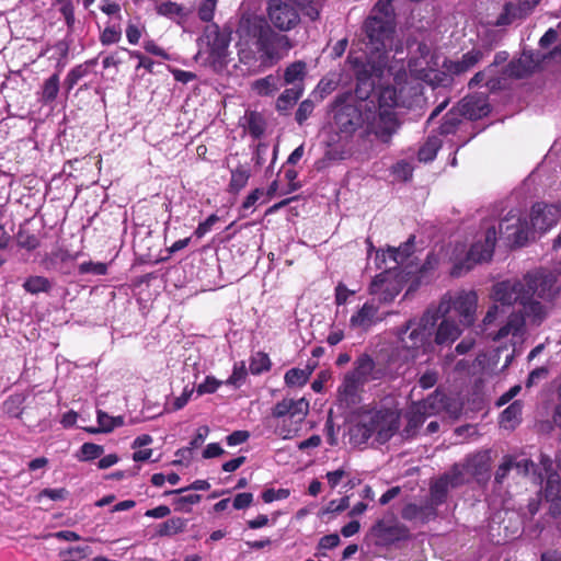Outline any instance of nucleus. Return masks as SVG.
Here are the masks:
<instances>
[{"label": "nucleus", "mask_w": 561, "mask_h": 561, "mask_svg": "<svg viewBox=\"0 0 561 561\" xmlns=\"http://www.w3.org/2000/svg\"><path fill=\"white\" fill-rule=\"evenodd\" d=\"M439 314L427 309L416 322L408 320L399 330L398 337L407 350H419L430 344Z\"/></svg>", "instance_id": "f03ea898"}, {"label": "nucleus", "mask_w": 561, "mask_h": 561, "mask_svg": "<svg viewBox=\"0 0 561 561\" xmlns=\"http://www.w3.org/2000/svg\"><path fill=\"white\" fill-rule=\"evenodd\" d=\"M202 496L199 494H188L179 496L173 501L175 511L190 512L191 505L197 504L201 501Z\"/></svg>", "instance_id": "052dcab7"}, {"label": "nucleus", "mask_w": 561, "mask_h": 561, "mask_svg": "<svg viewBox=\"0 0 561 561\" xmlns=\"http://www.w3.org/2000/svg\"><path fill=\"white\" fill-rule=\"evenodd\" d=\"M559 211L558 205L535 203L530 213L531 226L540 232H547L557 224Z\"/></svg>", "instance_id": "4468645a"}, {"label": "nucleus", "mask_w": 561, "mask_h": 561, "mask_svg": "<svg viewBox=\"0 0 561 561\" xmlns=\"http://www.w3.org/2000/svg\"><path fill=\"white\" fill-rule=\"evenodd\" d=\"M270 368V358L264 353H256L252 356L250 363V371L253 375H260Z\"/></svg>", "instance_id": "3c124183"}, {"label": "nucleus", "mask_w": 561, "mask_h": 561, "mask_svg": "<svg viewBox=\"0 0 561 561\" xmlns=\"http://www.w3.org/2000/svg\"><path fill=\"white\" fill-rule=\"evenodd\" d=\"M348 374L363 385L385 376L383 369L377 368L373 357L368 354L359 355L354 362V368Z\"/></svg>", "instance_id": "2eb2a0df"}, {"label": "nucleus", "mask_w": 561, "mask_h": 561, "mask_svg": "<svg viewBox=\"0 0 561 561\" xmlns=\"http://www.w3.org/2000/svg\"><path fill=\"white\" fill-rule=\"evenodd\" d=\"M456 107L462 117H467L471 121L480 119L490 112L485 100L478 96L463 98Z\"/></svg>", "instance_id": "aec40b11"}, {"label": "nucleus", "mask_w": 561, "mask_h": 561, "mask_svg": "<svg viewBox=\"0 0 561 561\" xmlns=\"http://www.w3.org/2000/svg\"><path fill=\"white\" fill-rule=\"evenodd\" d=\"M377 312L378 307L367 301L357 312L351 317L350 324L353 328L367 329L374 323V319L377 316Z\"/></svg>", "instance_id": "a878e982"}, {"label": "nucleus", "mask_w": 561, "mask_h": 561, "mask_svg": "<svg viewBox=\"0 0 561 561\" xmlns=\"http://www.w3.org/2000/svg\"><path fill=\"white\" fill-rule=\"evenodd\" d=\"M523 282L525 287L524 298L527 299V304L533 311L542 308L540 302L533 300L535 296L543 300H551L556 296L554 286L557 279L551 273H527Z\"/></svg>", "instance_id": "39448f33"}, {"label": "nucleus", "mask_w": 561, "mask_h": 561, "mask_svg": "<svg viewBox=\"0 0 561 561\" xmlns=\"http://www.w3.org/2000/svg\"><path fill=\"white\" fill-rule=\"evenodd\" d=\"M463 471H466L463 469V465L460 466L458 463H455L448 473L443 474V478H446V481L449 484V486L455 489L465 484L466 480Z\"/></svg>", "instance_id": "8fccbe9b"}, {"label": "nucleus", "mask_w": 561, "mask_h": 561, "mask_svg": "<svg viewBox=\"0 0 561 561\" xmlns=\"http://www.w3.org/2000/svg\"><path fill=\"white\" fill-rule=\"evenodd\" d=\"M442 147V140L437 136L427 137L426 141L420 147L417 151V159L421 162L433 161L438 150Z\"/></svg>", "instance_id": "72a5a7b5"}, {"label": "nucleus", "mask_w": 561, "mask_h": 561, "mask_svg": "<svg viewBox=\"0 0 561 561\" xmlns=\"http://www.w3.org/2000/svg\"><path fill=\"white\" fill-rule=\"evenodd\" d=\"M59 91V76L54 73L43 84L42 100L51 102L57 98Z\"/></svg>", "instance_id": "a18cd8bd"}, {"label": "nucleus", "mask_w": 561, "mask_h": 561, "mask_svg": "<svg viewBox=\"0 0 561 561\" xmlns=\"http://www.w3.org/2000/svg\"><path fill=\"white\" fill-rule=\"evenodd\" d=\"M250 178V171L245 167H238L231 171V179L228 185L230 193H239L245 187Z\"/></svg>", "instance_id": "58836bf2"}, {"label": "nucleus", "mask_w": 561, "mask_h": 561, "mask_svg": "<svg viewBox=\"0 0 561 561\" xmlns=\"http://www.w3.org/2000/svg\"><path fill=\"white\" fill-rule=\"evenodd\" d=\"M373 14L380 19H391L393 21V8L390 0H378L373 9Z\"/></svg>", "instance_id": "e2e57ef3"}, {"label": "nucleus", "mask_w": 561, "mask_h": 561, "mask_svg": "<svg viewBox=\"0 0 561 561\" xmlns=\"http://www.w3.org/2000/svg\"><path fill=\"white\" fill-rule=\"evenodd\" d=\"M240 123L247 133L256 139L264 134L266 127V122L263 115L255 111H247Z\"/></svg>", "instance_id": "393cba45"}, {"label": "nucleus", "mask_w": 561, "mask_h": 561, "mask_svg": "<svg viewBox=\"0 0 561 561\" xmlns=\"http://www.w3.org/2000/svg\"><path fill=\"white\" fill-rule=\"evenodd\" d=\"M279 85L280 77L278 76V71H276V75H270L254 81L252 88L260 95H271L278 90Z\"/></svg>", "instance_id": "473e14b6"}, {"label": "nucleus", "mask_w": 561, "mask_h": 561, "mask_svg": "<svg viewBox=\"0 0 561 561\" xmlns=\"http://www.w3.org/2000/svg\"><path fill=\"white\" fill-rule=\"evenodd\" d=\"M336 87L337 83L333 79L322 78L317 84L316 89L312 91L311 96L316 101H323L336 89Z\"/></svg>", "instance_id": "c03bdc74"}, {"label": "nucleus", "mask_w": 561, "mask_h": 561, "mask_svg": "<svg viewBox=\"0 0 561 561\" xmlns=\"http://www.w3.org/2000/svg\"><path fill=\"white\" fill-rule=\"evenodd\" d=\"M313 367L307 366L304 369L291 368L285 374V382L289 387H302L309 380Z\"/></svg>", "instance_id": "f704fd0d"}, {"label": "nucleus", "mask_w": 561, "mask_h": 561, "mask_svg": "<svg viewBox=\"0 0 561 561\" xmlns=\"http://www.w3.org/2000/svg\"><path fill=\"white\" fill-rule=\"evenodd\" d=\"M157 12L160 15L176 19L185 15L184 8L174 2H162L157 5Z\"/></svg>", "instance_id": "09e8293b"}, {"label": "nucleus", "mask_w": 561, "mask_h": 561, "mask_svg": "<svg viewBox=\"0 0 561 561\" xmlns=\"http://www.w3.org/2000/svg\"><path fill=\"white\" fill-rule=\"evenodd\" d=\"M364 385L352 377L348 373L344 376L342 383L337 389L339 400L347 408L360 402V391Z\"/></svg>", "instance_id": "6ab92c4d"}, {"label": "nucleus", "mask_w": 561, "mask_h": 561, "mask_svg": "<svg viewBox=\"0 0 561 561\" xmlns=\"http://www.w3.org/2000/svg\"><path fill=\"white\" fill-rule=\"evenodd\" d=\"M373 436L371 428L368 427L364 416L360 415L358 422L351 428V438L357 444H365Z\"/></svg>", "instance_id": "a19ab883"}, {"label": "nucleus", "mask_w": 561, "mask_h": 561, "mask_svg": "<svg viewBox=\"0 0 561 561\" xmlns=\"http://www.w3.org/2000/svg\"><path fill=\"white\" fill-rule=\"evenodd\" d=\"M389 56L375 55L367 51L365 58H355L352 61L356 81H374V77L381 78L388 66Z\"/></svg>", "instance_id": "f8f14e48"}, {"label": "nucleus", "mask_w": 561, "mask_h": 561, "mask_svg": "<svg viewBox=\"0 0 561 561\" xmlns=\"http://www.w3.org/2000/svg\"><path fill=\"white\" fill-rule=\"evenodd\" d=\"M523 414V403L519 400L511 403L502 413H501V424L505 427L514 428L522 421Z\"/></svg>", "instance_id": "2f4dec72"}, {"label": "nucleus", "mask_w": 561, "mask_h": 561, "mask_svg": "<svg viewBox=\"0 0 561 561\" xmlns=\"http://www.w3.org/2000/svg\"><path fill=\"white\" fill-rule=\"evenodd\" d=\"M546 484L543 488L545 497L551 502V514L556 516L561 513V479L559 473H551L546 477Z\"/></svg>", "instance_id": "412c9836"}, {"label": "nucleus", "mask_w": 561, "mask_h": 561, "mask_svg": "<svg viewBox=\"0 0 561 561\" xmlns=\"http://www.w3.org/2000/svg\"><path fill=\"white\" fill-rule=\"evenodd\" d=\"M379 444H386L399 430V415L390 409L362 414Z\"/></svg>", "instance_id": "0eeeda50"}, {"label": "nucleus", "mask_w": 561, "mask_h": 561, "mask_svg": "<svg viewBox=\"0 0 561 561\" xmlns=\"http://www.w3.org/2000/svg\"><path fill=\"white\" fill-rule=\"evenodd\" d=\"M334 123L341 134L352 135L364 123V116L360 106L347 104L341 98L334 101Z\"/></svg>", "instance_id": "1a4fd4ad"}, {"label": "nucleus", "mask_w": 561, "mask_h": 561, "mask_svg": "<svg viewBox=\"0 0 561 561\" xmlns=\"http://www.w3.org/2000/svg\"><path fill=\"white\" fill-rule=\"evenodd\" d=\"M391 173L401 181H409L413 175V167L407 160H400L392 165Z\"/></svg>", "instance_id": "864d4df0"}, {"label": "nucleus", "mask_w": 561, "mask_h": 561, "mask_svg": "<svg viewBox=\"0 0 561 561\" xmlns=\"http://www.w3.org/2000/svg\"><path fill=\"white\" fill-rule=\"evenodd\" d=\"M375 90L374 81H356L355 95L359 101H367Z\"/></svg>", "instance_id": "69168bd1"}, {"label": "nucleus", "mask_w": 561, "mask_h": 561, "mask_svg": "<svg viewBox=\"0 0 561 561\" xmlns=\"http://www.w3.org/2000/svg\"><path fill=\"white\" fill-rule=\"evenodd\" d=\"M446 397L438 391L430 394L426 399L416 402L421 410L430 417L445 409Z\"/></svg>", "instance_id": "cd10ccee"}, {"label": "nucleus", "mask_w": 561, "mask_h": 561, "mask_svg": "<svg viewBox=\"0 0 561 561\" xmlns=\"http://www.w3.org/2000/svg\"><path fill=\"white\" fill-rule=\"evenodd\" d=\"M514 466V457L513 456H504L502 463L499 466L495 476L494 481L497 484H502L506 477L508 476V472L513 469Z\"/></svg>", "instance_id": "bf43d9fd"}, {"label": "nucleus", "mask_w": 561, "mask_h": 561, "mask_svg": "<svg viewBox=\"0 0 561 561\" xmlns=\"http://www.w3.org/2000/svg\"><path fill=\"white\" fill-rule=\"evenodd\" d=\"M462 123V115L457 107L450 108L443 117V122L438 127V134L443 136L453 135L457 131Z\"/></svg>", "instance_id": "c85d7f7f"}, {"label": "nucleus", "mask_w": 561, "mask_h": 561, "mask_svg": "<svg viewBox=\"0 0 561 561\" xmlns=\"http://www.w3.org/2000/svg\"><path fill=\"white\" fill-rule=\"evenodd\" d=\"M554 382L558 402L553 409L552 421L556 424V426L561 428V376L557 378Z\"/></svg>", "instance_id": "774afa93"}, {"label": "nucleus", "mask_w": 561, "mask_h": 561, "mask_svg": "<svg viewBox=\"0 0 561 561\" xmlns=\"http://www.w3.org/2000/svg\"><path fill=\"white\" fill-rule=\"evenodd\" d=\"M313 110H314V103L312 100L307 99V100L302 101L299 104V106L296 111V114H295L296 122L299 125H302L309 118V116L312 114Z\"/></svg>", "instance_id": "680f3d73"}, {"label": "nucleus", "mask_w": 561, "mask_h": 561, "mask_svg": "<svg viewBox=\"0 0 561 561\" xmlns=\"http://www.w3.org/2000/svg\"><path fill=\"white\" fill-rule=\"evenodd\" d=\"M103 453V446L94 443H84L80 447V454L78 455V458L81 461H89L101 457Z\"/></svg>", "instance_id": "de8ad7c7"}, {"label": "nucleus", "mask_w": 561, "mask_h": 561, "mask_svg": "<svg viewBox=\"0 0 561 561\" xmlns=\"http://www.w3.org/2000/svg\"><path fill=\"white\" fill-rule=\"evenodd\" d=\"M307 73V65L302 60L288 65L283 73V81L286 84H302Z\"/></svg>", "instance_id": "c756f323"}, {"label": "nucleus", "mask_w": 561, "mask_h": 561, "mask_svg": "<svg viewBox=\"0 0 561 561\" xmlns=\"http://www.w3.org/2000/svg\"><path fill=\"white\" fill-rule=\"evenodd\" d=\"M497 231L494 226L490 227L485 231L484 241L474 242L463 261L456 263L451 268V275L454 277H460L473 268V266L481 262H486L492 259L495 243H496Z\"/></svg>", "instance_id": "20e7f679"}, {"label": "nucleus", "mask_w": 561, "mask_h": 561, "mask_svg": "<svg viewBox=\"0 0 561 561\" xmlns=\"http://www.w3.org/2000/svg\"><path fill=\"white\" fill-rule=\"evenodd\" d=\"M538 66L531 54L523 53L517 59L511 60L505 67L504 75L510 78L523 79L530 76Z\"/></svg>", "instance_id": "a211bd4d"}, {"label": "nucleus", "mask_w": 561, "mask_h": 561, "mask_svg": "<svg viewBox=\"0 0 561 561\" xmlns=\"http://www.w3.org/2000/svg\"><path fill=\"white\" fill-rule=\"evenodd\" d=\"M415 236L411 234L405 242L398 248H389L388 254L396 263H403L414 251Z\"/></svg>", "instance_id": "e433bc0d"}, {"label": "nucleus", "mask_w": 561, "mask_h": 561, "mask_svg": "<svg viewBox=\"0 0 561 561\" xmlns=\"http://www.w3.org/2000/svg\"><path fill=\"white\" fill-rule=\"evenodd\" d=\"M525 296L524 282L522 280H504L494 285L493 298L495 301L501 302L504 306H513L519 304L523 307H527V299Z\"/></svg>", "instance_id": "ddd939ff"}, {"label": "nucleus", "mask_w": 561, "mask_h": 561, "mask_svg": "<svg viewBox=\"0 0 561 561\" xmlns=\"http://www.w3.org/2000/svg\"><path fill=\"white\" fill-rule=\"evenodd\" d=\"M378 110L391 108L397 105V93L393 88L387 87L380 90L377 96Z\"/></svg>", "instance_id": "49530a36"}, {"label": "nucleus", "mask_w": 561, "mask_h": 561, "mask_svg": "<svg viewBox=\"0 0 561 561\" xmlns=\"http://www.w3.org/2000/svg\"><path fill=\"white\" fill-rule=\"evenodd\" d=\"M363 28L367 38V50L375 55L389 56L396 32L394 21L371 14L365 20Z\"/></svg>", "instance_id": "7ed1b4c3"}, {"label": "nucleus", "mask_w": 561, "mask_h": 561, "mask_svg": "<svg viewBox=\"0 0 561 561\" xmlns=\"http://www.w3.org/2000/svg\"><path fill=\"white\" fill-rule=\"evenodd\" d=\"M367 133L374 134L380 141L389 144L392 136L400 127L397 114L391 108L378 110L374 113L369 121V115H366Z\"/></svg>", "instance_id": "6e6552de"}, {"label": "nucleus", "mask_w": 561, "mask_h": 561, "mask_svg": "<svg viewBox=\"0 0 561 561\" xmlns=\"http://www.w3.org/2000/svg\"><path fill=\"white\" fill-rule=\"evenodd\" d=\"M549 376V368L547 366H540L533 369L525 381L527 389L537 386L541 380L547 379Z\"/></svg>", "instance_id": "13d9d810"}, {"label": "nucleus", "mask_w": 561, "mask_h": 561, "mask_svg": "<svg viewBox=\"0 0 561 561\" xmlns=\"http://www.w3.org/2000/svg\"><path fill=\"white\" fill-rule=\"evenodd\" d=\"M23 287L31 294L46 293L50 289V282L43 276H31L24 282Z\"/></svg>", "instance_id": "37998d69"}, {"label": "nucleus", "mask_w": 561, "mask_h": 561, "mask_svg": "<svg viewBox=\"0 0 561 561\" xmlns=\"http://www.w3.org/2000/svg\"><path fill=\"white\" fill-rule=\"evenodd\" d=\"M499 231L510 245L523 247L528 241L529 225L511 210L499 224Z\"/></svg>", "instance_id": "9b49d317"}, {"label": "nucleus", "mask_w": 561, "mask_h": 561, "mask_svg": "<svg viewBox=\"0 0 561 561\" xmlns=\"http://www.w3.org/2000/svg\"><path fill=\"white\" fill-rule=\"evenodd\" d=\"M237 32L245 43H251L256 47L264 64H272L278 59L279 38L265 19L256 15H243Z\"/></svg>", "instance_id": "f257e3e1"}, {"label": "nucleus", "mask_w": 561, "mask_h": 561, "mask_svg": "<svg viewBox=\"0 0 561 561\" xmlns=\"http://www.w3.org/2000/svg\"><path fill=\"white\" fill-rule=\"evenodd\" d=\"M522 13L517 10L515 3L506 2L503 7L502 12L496 18L494 25L495 26H507L511 25L516 20H523Z\"/></svg>", "instance_id": "ea45409f"}, {"label": "nucleus", "mask_w": 561, "mask_h": 561, "mask_svg": "<svg viewBox=\"0 0 561 561\" xmlns=\"http://www.w3.org/2000/svg\"><path fill=\"white\" fill-rule=\"evenodd\" d=\"M478 296L474 291H460L455 297L445 295L437 308V314L445 316L453 308L460 318L463 325L470 327L474 322Z\"/></svg>", "instance_id": "423d86ee"}, {"label": "nucleus", "mask_w": 561, "mask_h": 561, "mask_svg": "<svg viewBox=\"0 0 561 561\" xmlns=\"http://www.w3.org/2000/svg\"><path fill=\"white\" fill-rule=\"evenodd\" d=\"M449 488L446 478H443V476L433 482L430 488L433 503L436 505L443 504L447 499Z\"/></svg>", "instance_id": "79ce46f5"}, {"label": "nucleus", "mask_w": 561, "mask_h": 561, "mask_svg": "<svg viewBox=\"0 0 561 561\" xmlns=\"http://www.w3.org/2000/svg\"><path fill=\"white\" fill-rule=\"evenodd\" d=\"M375 536L380 538L386 543H394L398 541L408 540L410 538L409 528L400 523H388L383 519L378 520L373 527Z\"/></svg>", "instance_id": "dca6fc26"}, {"label": "nucleus", "mask_w": 561, "mask_h": 561, "mask_svg": "<svg viewBox=\"0 0 561 561\" xmlns=\"http://www.w3.org/2000/svg\"><path fill=\"white\" fill-rule=\"evenodd\" d=\"M208 30L207 38L208 44L211 46V53L217 57H221L228 47V39L225 35L220 34L217 25H211Z\"/></svg>", "instance_id": "c9c22d12"}, {"label": "nucleus", "mask_w": 561, "mask_h": 561, "mask_svg": "<svg viewBox=\"0 0 561 561\" xmlns=\"http://www.w3.org/2000/svg\"><path fill=\"white\" fill-rule=\"evenodd\" d=\"M466 472L479 479L490 471V456L488 453H478L467 458L463 465Z\"/></svg>", "instance_id": "b1692460"}, {"label": "nucleus", "mask_w": 561, "mask_h": 561, "mask_svg": "<svg viewBox=\"0 0 561 561\" xmlns=\"http://www.w3.org/2000/svg\"><path fill=\"white\" fill-rule=\"evenodd\" d=\"M461 334V330L454 322L447 319H444L435 333V343L438 345L449 344L455 342Z\"/></svg>", "instance_id": "bb28decb"}, {"label": "nucleus", "mask_w": 561, "mask_h": 561, "mask_svg": "<svg viewBox=\"0 0 561 561\" xmlns=\"http://www.w3.org/2000/svg\"><path fill=\"white\" fill-rule=\"evenodd\" d=\"M23 397L20 394L9 397L3 404L7 414L13 417H20L22 414L21 405L23 403Z\"/></svg>", "instance_id": "6e6d98bb"}, {"label": "nucleus", "mask_w": 561, "mask_h": 561, "mask_svg": "<svg viewBox=\"0 0 561 561\" xmlns=\"http://www.w3.org/2000/svg\"><path fill=\"white\" fill-rule=\"evenodd\" d=\"M427 417L428 416L421 410V408L416 403H413L405 414L407 425L403 428L404 437H415Z\"/></svg>", "instance_id": "5701e85b"}, {"label": "nucleus", "mask_w": 561, "mask_h": 561, "mask_svg": "<svg viewBox=\"0 0 561 561\" xmlns=\"http://www.w3.org/2000/svg\"><path fill=\"white\" fill-rule=\"evenodd\" d=\"M309 411V402L301 398L299 400L283 399V439L290 438L305 421Z\"/></svg>", "instance_id": "9d476101"}, {"label": "nucleus", "mask_w": 561, "mask_h": 561, "mask_svg": "<svg viewBox=\"0 0 561 561\" xmlns=\"http://www.w3.org/2000/svg\"><path fill=\"white\" fill-rule=\"evenodd\" d=\"M369 293L371 295H379V300L383 304L393 301L399 295L400 288L394 280H389L387 275L380 273L375 276L369 286Z\"/></svg>", "instance_id": "f3484780"}, {"label": "nucleus", "mask_w": 561, "mask_h": 561, "mask_svg": "<svg viewBox=\"0 0 561 561\" xmlns=\"http://www.w3.org/2000/svg\"><path fill=\"white\" fill-rule=\"evenodd\" d=\"M89 73L88 65H78L75 68H72L65 80V83L68 88V90H71L80 79L85 77Z\"/></svg>", "instance_id": "4d7b16f0"}, {"label": "nucleus", "mask_w": 561, "mask_h": 561, "mask_svg": "<svg viewBox=\"0 0 561 561\" xmlns=\"http://www.w3.org/2000/svg\"><path fill=\"white\" fill-rule=\"evenodd\" d=\"M300 22V10L293 1L283 0V31L295 27Z\"/></svg>", "instance_id": "4c0bfd02"}, {"label": "nucleus", "mask_w": 561, "mask_h": 561, "mask_svg": "<svg viewBox=\"0 0 561 561\" xmlns=\"http://www.w3.org/2000/svg\"><path fill=\"white\" fill-rule=\"evenodd\" d=\"M57 3L60 5L59 12L64 16L65 23H66L68 30L72 31L75 27V23H76L75 7H73L72 1L64 0V1H59Z\"/></svg>", "instance_id": "5fc2aeb1"}, {"label": "nucleus", "mask_w": 561, "mask_h": 561, "mask_svg": "<svg viewBox=\"0 0 561 561\" xmlns=\"http://www.w3.org/2000/svg\"><path fill=\"white\" fill-rule=\"evenodd\" d=\"M79 271L82 274L104 275L107 272V265L101 262H83L80 264Z\"/></svg>", "instance_id": "0e129e2a"}, {"label": "nucleus", "mask_w": 561, "mask_h": 561, "mask_svg": "<svg viewBox=\"0 0 561 561\" xmlns=\"http://www.w3.org/2000/svg\"><path fill=\"white\" fill-rule=\"evenodd\" d=\"M217 0H204L198 8V16L204 22H209L214 18Z\"/></svg>", "instance_id": "338daca9"}, {"label": "nucleus", "mask_w": 561, "mask_h": 561, "mask_svg": "<svg viewBox=\"0 0 561 561\" xmlns=\"http://www.w3.org/2000/svg\"><path fill=\"white\" fill-rule=\"evenodd\" d=\"M482 58L483 53L480 49H471L463 54L460 60H450L445 62L444 67L448 73L458 76L473 68Z\"/></svg>", "instance_id": "4be33fe9"}, {"label": "nucleus", "mask_w": 561, "mask_h": 561, "mask_svg": "<svg viewBox=\"0 0 561 561\" xmlns=\"http://www.w3.org/2000/svg\"><path fill=\"white\" fill-rule=\"evenodd\" d=\"M247 377V368L244 362L236 363L233 366L232 374L226 380L227 385L239 388L245 380Z\"/></svg>", "instance_id": "603ef678"}, {"label": "nucleus", "mask_w": 561, "mask_h": 561, "mask_svg": "<svg viewBox=\"0 0 561 561\" xmlns=\"http://www.w3.org/2000/svg\"><path fill=\"white\" fill-rule=\"evenodd\" d=\"M187 526V519L182 517H172L158 526L157 535L160 537H171L183 533Z\"/></svg>", "instance_id": "7c9ffc66"}]
</instances>
